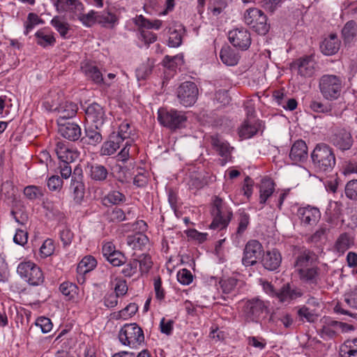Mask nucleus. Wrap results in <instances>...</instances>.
<instances>
[{
    "label": "nucleus",
    "mask_w": 357,
    "mask_h": 357,
    "mask_svg": "<svg viewBox=\"0 0 357 357\" xmlns=\"http://www.w3.org/2000/svg\"><path fill=\"white\" fill-rule=\"evenodd\" d=\"M317 255L310 250L301 251L297 256L294 266L301 282L314 289L321 280V268Z\"/></svg>",
    "instance_id": "f257e3e1"
},
{
    "label": "nucleus",
    "mask_w": 357,
    "mask_h": 357,
    "mask_svg": "<svg viewBox=\"0 0 357 357\" xmlns=\"http://www.w3.org/2000/svg\"><path fill=\"white\" fill-rule=\"evenodd\" d=\"M310 158L311 168L318 174L326 176L333 172L336 165L334 149L324 142L316 144L311 152Z\"/></svg>",
    "instance_id": "f03ea898"
},
{
    "label": "nucleus",
    "mask_w": 357,
    "mask_h": 357,
    "mask_svg": "<svg viewBox=\"0 0 357 357\" xmlns=\"http://www.w3.org/2000/svg\"><path fill=\"white\" fill-rule=\"evenodd\" d=\"M210 212L213 219L209 225L211 229L220 231L227 229L233 218L231 207L218 195L212 197Z\"/></svg>",
    "instance_id": "7ed1b4c3"
},
{
    "label": "nucleus",
    "mask_w": 357,
    "mask_h": 357,
    "mask_svg": "<svg viewBox=\"0 0 357 357\" xmlns=\"http://www.w3.org/2000/svg\"><path fill=\"white\" fill-rule=\"evenodd\" d=\"M269 312V301H265L259 296L244 301L242 312L245 321L259 323Z\"/></svg>",
    "instance_id": "20e7f679"
},
{
    "label": "nucleus",
    "mask_w": 357,
    "mask_h": 357,
    "mask_svg": "<svg viewBox=\"0 0 357 357\" xmlns=\"http://www.w3.org/2000/svg\"><path fill=\"white\" fill-rule=\"evenodd\" d=\"M158 121L162 126L175 131L185 127L188 117L183 111L160 108L158 111Z\"/></svg>",
    "instance_id": "39448f33"
},
{
    "label": "nucleus",
    "mask_w": 357,
    "mask_h": 357,
    "mask_svg": "<svg viewBox=\"0 0 357 357\" xmlns=\"http://www.w3.org/2000/svg\"><path fill=\"white\" fill-rule=\"evenodd\" d=\"M319 87L326 100H337L342 93L343 78L335 75H324L319 79Z\"/></svg>",
    "instance_id": "423d86ee"
},
{
    "label": "nucleus",
    "mask_w": 357,
    "mask_h": 357,
    "mask_svg": "<svg viewBox=\"0 0 357 357\" xmlns=\"http://www.w3.org/2000/svg\"><path fill=\"white\" fill-rule=\"evenodd\" d=\"M243 21L253 31L259 35L265 36L270 29L266 15L257 8L247 9L243 15Z\"/></svg>",
    "instance_id": "0eeeda50"
},
{
    "label": "nucleus",
    "mask_w": 357,
    "mask_h": 357,
    "mask_svg": "<svg viewBox=\"0 0 357 357\" xmlns=\"http://www.w3.org/2000/svg\"><path fill=\"white\" fill-rule=\"evenodd\" d=\"M120 342L131 348L137 347L144 342V334L142 328L136 323L126 324L119 332Z\"/></svg>",
    "instance_id": "6e6552de"
},
{
    "label": "nucleus",
    "mask_w": 357,
    "mask_h": 357,
    "mask_svg": "<svg viewBox=\"0 0 357 357\" xmlns=\"http://www.w3.org/2000/svg\"><path fill=\"white\" fill-rule=\"evenodd\" d=\"M17 273L30 285L38 286L44 282L45 278L41 269L30 261L20 263Z\"/></svg>",
    "instance_id": "1a4fd4ad"
},
{
    "label": "nucleus",
    "mask_w": 357,
    "mask_h": 357,
    "mask_svg": "<svg viewBox=\"0 0 357 357\" xmlns=\"http://www.w3.org/2000/svg\"><path fill=\"white\" fill-rule=\"evenodd\" d=\"M329 143L344 153L349 151L354 143L351 132L345 128H336L328 137Z\"/></svg>",
    "instance_id": "9d476101"
},
{
    "label": "nucleus",
    "mask_w": 357,
    "mask_h": 357,
    "mask_svg": "<svg viewBox=\"0 0 357 357\" xmlns=\"http://www.w3.org/2000/svg\"><path fill=\"white\" fill-rule=\"evenodd\" d=\"M177 98L184 107L193 105L198 98L199 89L193 82H184L177 89Z\"/></svg>",
    "instance_id": "9b49d317"
},
{
    "label": "nucleus",
    "mask_w": 357,
    "mask_h": 357,
    "mask_svg": "<svg viewBox=\"0 0 357 357\" xmlns=\"http://www.w3.org/2000/svg\"><path fill=\"white\" fill-rule=\"evenodd\" d=\"M70 190L73 193V201L77 205H81L85 195V184L84 174L80 167H76L72 175Z\"/></svg>",
    "instance_id": "f8f14e48"
},
{
    "label": "nucleus",
    "mask_w": 357,
    "mask_h": 357,
    "mask_svg": "<svg viewBox=\"0 0 357 357\" xmlns=\"http://www.w3.org/2000/svg\"><path fill=\"white\" fill-rule=\"evenodd\" d=\"M354 330V327L351 324L328 319L320 330V336L328 340L335 338L339 332L345 333Z\"/></svg>",
    "instance_id": "ddd939ff"
},
{
    "label": "nucleus",
    "mask_w": 357,
    "mask_h": 357,
    "mask_svg": "<svg viewBox=\"0 0 357 357\" xmlns=\"http://www.w3.org/2000/svg\"><path fill=\"white\" fill-rule=\"evenodd\" d=\"M229 43L236 48L242 51L247 50L252 43L251 34L245 28L234 29L229 31Z\"/></svg>",
    "instance_id": "4468645a"
},
{
    "label": "nucleus",
    "mask_w": 357,
    "mask_h": 357,
    "mask_svg": "<svg viewBox=\"0 0 357 357\" xmlns=\"http://www.w3.org/2000/svg\"><path fill=\"white\" fill-rule=\"evenodd\" d=\"M264 252L263 246L257 240H250L243 250L242 264L245 266H251L257 264Z\"/></svg>",
    "instance_id": "2eb2a0df"
},
{
    "label": "nucleus",
    "mask_w": 357,
    "mask_h": 357,
    "mask_svg": "<svg viewBox=\"0 0 357 357\" xmlns=\"http://www.w3.org/2000/svg\"><path fill=\"white\" fill-rule=\"evenodd\" d=\"M87 125L101 128L107 119L104 108L97 102L89 105L84 109Z\"/></svg>",
    "instance_id": "dca6fc26"
},
{
    "label": "nucleus",
    "mask_w": 357,
    "mask_h": 357,
    "mask_svg": "<svg viewBox=\"0 0 357 357\" xmlns=\"http://www.w3.org/2000/svg\"><path fill=\"white\" fill-rule=\"evenodd\" d=\"M291 68L297 70L298 74L304 78L312 77L316 72V62L312 55L302 56L291 64Z\"/></svg>",
    "instance_id": "f3484780"
},
{
    "label": "nucleus",
    "mask_w": 357,
    "mask_h": 357,
    "mask_svg": "<svg viewBox=\"0 0 357 357\" xmlns=\"http://www.w3.org/2000/svg\"><path fill=\"white\" fill-rule=\"evenodd\" d=\"M296 215L301 224L305 227L316 225L321 218L319 209L309 204L299 207L297 209Z\"/></svg>",
    "instance_id": "a211bd4d"
},
{
    "label": "nucleus",
    "mask_w": 357,
    "mask_h": 357,
    "mask_svg": "<svg viewBox=\"0 0 357 357\" xmlns=\"http://www.w3.org/2000/svg\"><path fill=\"white\" fill-rule=\"evenodd\" d=\"M88 177L93 182L99 184L106 183L109 178L113 175L109 169L99 163H91L87 165Z\"/></svg>",
    "instance_id": "6ab92c4d"
},
{
    "label": "nucleus",
    "mask_w": 357,
    "mask_h": 357,
    "mask_svg": "<svg viewBox=\"0 0 357 357\" xmlns=\"http://www.w3.org/2000/svg\"><path fill=\"white\" fill-rule=\"evenodd\" d=\"M302 296L303 293L301 289L290 282H287L284 284L278 291L275 298L281 303H289Z\"/></svg>",
    "instance_id": "aec40b11"
},
{
    "label": "nucleus",
    "mask_w": 357,
    "mask_h": 357,
    "mask_svg": "<svg viewBox=\"0 0 357 357\" xmlns=\"http://www.w3.org/2000/svg\"><path fill=\"white\" fill-rule=\"evenodd\" d=\"M282 263V255L278 249L267 250L261 257L263 267L269 271H277Z\"/></svg>",
    "instance_id": "412c9836"
},
{
    "label": "nucleus",
    "mask_w": 357,
    "mask_h": 357,
    "mask_svg": "<svg viewBox=\"0 0 357 357\" xmlns=\"http://www.w3.org/2000/svg\"><path fill=\"white\" fill-rule=\"evenodd\" d=\"M100 130L101 128H96L94 126L86 124L84 128V135L81 136L80 142L83 145L96 146L102 141Z\"/></svg>",
    "instance_id": "4be33fe9"
},
{
    "label": "nucleus",
    "mask_w": 357,
    "mask_h": 357,
    "mask_svg": "<svg viewBox=\"0 0 357 357\" xmlns=\"http://www.w3.org/2000/svg\"><path fill=\"white\" fill-rule=\"evenodd\" d=\"M341 41L336 33H331L321 42L319 48L326 56L335 54L340 50Z\"/></svg>",
    "instance_id": "5701e85b"
},
{
    "label": "nucleus",
    "mask_w": 357,
    "mask_h": 357,
    "mask_svg": "<svg viewBox=\"0 0 357 357\" xmlns=\"http://www.w3.org/2000/svg\"><path fill=\"white\" fill-rule=\"evenodd\" d=\"M59 132L63 137L71 142L80 140L82 136L81 128L73 122L59 124Z\"/></svg>",
    "instance_id": "b1692460"
},
{
    "label": "nucleus",
    "mask_w": 357,
    "mask_h": 357,
    "mask_svg": "<svg viewBox=\"0 0 357 357\" xmlns=\"http://www.w3.org/2000/svg\"><path fill=\"white\" fill-rule=\"evenodd\" d=\"M307 146L303 139L296 140L291 146L289 158L293 162H304L307 159Z\"/></svg>",
    "instance_id": "393cba45"
},
{
    "label": "nucleus",
    "mask_w": 357,
    "mask_h": 357,
    "mask_svg": "<svg viewBox=\"0 0 357 357\" xmlns=\"http://www.w3.org/2000/svg\"><path fill=\"white\" fill-rule=\"evenodd\" d=\"M34 36L36 44L43 48L53 47L56 41L54 33L47 28L38 30Z\"/></svg>",
    "instance_id": "a878e982"
},
{
    "label": "nucleus",
    "mask_w": 357,
    "mask_h": 357,
    "mask_svg": "<svg viewBox=\"0 0 357 357\" xmlns=\"http://www.w3.org/2000/svg\"><path fill=\"white\" fill-rule=\"evenodd\" d=\"M211 144L221 157L225 160L230 157L233 147L227 142L222 140L218 135L211 137Z\"/></svg>",
    "instance_id": "bb28decb"
},
{
    "label": "nucleus",
    "mask_w": 357,
    "mask_h": 357,
    "mask_svg": "<svg viewBox=\"0 0 357 357\" xmlns=\"http://www.w3.org/2000/svg\"><path fill=\"white\" fill-rule=\"evenodd\" d=\"M121 138L114 134H110L109 138L105 141L100 150V155H112L119 148L122 142L120 141Z\"/></svg>",
    "instance_id": "cd10ccee"
},
{
    "label": "nucleus",
    "mask_w": 357,
    "mask_h": 357,
    "mask_svg": "<svg viewBox=\"0 0 357 357\" xmlns=\"http://www.w3.org/2000/svg\"><path fill=\"white\" fill-rule=\"evenodd\" d=\"M54 5L59 12L76 13L84 9L83 4L79 0H56Z\"/></svg>",
    "instance_id": "c85d7f7f"
},
{
    "label": "nucleus",
    "mask_w": 357,
    "mask_h": 357,
    "mask_svg": "<svg viewBox=\"0 0 357 357\" xmlns=\"http://www.w3.org/2000/svg\"><path fill=\"white\" fill-rule=\"evenodd\" d=\"M185 29L182 24H175L169 29L168 45L171 47H178L182 44L183 37Z\"/></svg>",
    "instance_id": "c756f323"
},
{
    "label": "nucleus",
    "mask_w": 357,
    "mask_h": 357,
    "mask_svg": "<svg viewBox=\"0 0 357 357\" xmlns=\"http://www.w3.org/2000/svg\"><path fill=\"white\" fill-rule=\"evenodd\" d=\"M275 183L268 177L261 179L259 186V204L264 205L275 191Z\"/></svg>",
    "instance_id": "7c9ffc66"
},
{
    "label": "nucleus",
    "mask_w": 357,
    "mask_h": 357,
    "mask_svg": "<svg viewBox=\"0 0 357 357\" xmlns=\"http://www.w3.org/2000/svg\"><path fill=\"white\" fill-rule=\"evenodd\" d=\"M63 119L73 118L77 112V105L72 101L61 102L55 109Z\"/></svg>",
    "instance_id": "2f4dec72"
},
{
    "label": "nucleus",
    "mask_w": 357,
    "mask_h": 357,
    "mask_svg": "<svg viewBox=\"0 0 357 357\" xmlns=\"http://www.w3.org/2000/svg\"><path fill=\"white\" fill-rule=\"evenodd\" d=\"M220 58L222 62L229 66L236 65L239 60V56L230 46H223L220 52Z\"/></svg>",
    "instance_id": "473e14b6"
},
{
    "label": "nucleus",
    "mask_w": 357,
    "mask_h": 357,
    "mask_svg": "<svg viewBox=\"0 0 357 357\" xmlns=\"http://www.w3.org/2000/svg\"><path fill=\"white\" fill-rule=\"evenodd\" d=\"M261 126V122L255 121L251 122L250 120L244 121L239 130V135L241 137L249 139L257 133Z\"/></svg>",
    "instance_id": "72a5a7b5"
},
{
    "label": "nucleus",
    "mask_w": 357,
    "mask_h": 357,
    "mask_svg": "<svg viewBox=\"0 0 357 357\" xmlns=\"http://www.w3.org/2000/svg\"><path fill=\"white\" fill-rule=\"evenodd\" d=\"M82 69L86 77L95 84L103 83L102 74L97 66L86 63L82 67Z\"/></svg>",
    "instance_id": "f704fd0d"
},
{
    "label": "nucleus",
    "mask_w": 357,
    "mask_h": 357,
    "mask_svg": "<svg viewBox=\"0 0 357 357\" xmlns=\"http://www.w3.org/2000/svg\"><path fill=\"white\" fill-rule=\"evenodd\" d=\"M149 238L143 233L139 232L127 237V243L133 250H144L149 243Z\"/></svg>",
    "instance_id": "c9c22d12"
},
{
    "label": "nucleus",
    "mask_w": 357,
    "mask_h": 357,
    "mask_svg": "<svg viewBox=\"0 0 357 357\" xmlns=\"http://www.w3.org/2000/svg\"><path fill=\"white\" fill-rule=\"evenodd\" d=\"M118 23V17L109 11L98 12V24L102 26L112 29Z\"/></svg>",
    "instance_id": "e433bc0d"
},
{
    "label": "nucleus",
    "mask_w": 357,
    "mask_h": 357,
    "mask_svg": "<svg viewBox=\"0 0 357 357\" xmlns=\"http://www.w3.org/2000/svg\"><path fill=\"white\" fill-rule=\"evenodd\" d=\"M341 33L344 43L345 44L351 43L356 36V22L354 20L348 21L343 26Z\"/></svg>",
    "instance_id": "4c0bfd02"
},
{
    "label": "nucleus",
    "mask_w": 357,
    "mask_h": 357,
    "mask_svg": "<svg viewBox=\"0 0 357 357\" xmlns=\"http://www.w3.org/2000/svg\"><path fill=\"white\" fill-rule=\"evenodd\" d=\"M97 266V260L91 255L85 256L78 264L77 271L84 275L93 270Z\"/></svg>",
    "instance_id": "58836bf2"
},
{
    "label": "nucleus",
    "mask_w": 357,
    "mask_h": 357,
    "mask_svg": "<svg viewBox=\"0 0 357 357\" xmlns=\"http://www.w3.org/2000/svg\"><path fill=\"white\" fill-rule=\"evenodd\" d=\"M135 23L141 29L158 30L161 28L162 22L160 20L151 21L140 15L135 18Z\"/></svg>",
    "instance_id": "ea45409f"
},
{
    "label": "nucleus",
    "mask_w": 357,
    "mask_h": 357,
    "mask_svg": "<svg viewBox=\"0 0 357 357\" xmlns=\"http://www.w3.org/2000/svg\"><path fill=\"white\" fill-rule=\"evenodd\" d=\"M56 154L60 162L70 163L75 160V153L66 147L61 143H58L56 149Z\"/></svg>",
    "instance_id": "a19ab883"
},
{
    "label": "nucleus",
    "mask_w": 357,
    "mask_h": 357,
    "mask_svg": "<svg viewBox=\"0 0 357 357\" xmlns=\"http://www.w3.org/2000/svg\"><path fill=\"white\" fill-rule=\"evenodd\" d=\"M309 107L314 112L332 115V105L331 103H324L318 100H312L310 101Z\"/></svg>",
    "instance_id": "79ce46f5"
},
{
    "label": "nucleus",
    "mask_w": 357,
    "mask_h": 357,
    "mask_svg": "<svg viewBox=\"0 0 357 357\" xmlns=\"http://www.w3.org/2000/svg\"><path fill=\"white\" fill-rule=\"evenodd\" d=\"M230 99L227 90L220 89L216 91L213 95V104L216 108H220L228 105Z\"/></svg>",
    "instance_id": "37998d69"
},
{
    "label": "nucleus",
    "mask_w": 357,
    "mask_h": 357,
    "mask_svg": "<svg viewBox=\"0 0 357 357\" xmlns=\"http://www.w3.org/2000/svg\"><path fill=\"white\" fill-rule=\"evenodd\" d=\"M43 23V20H42L36 13H29L28 14L27 19L24 24V34L25 36H27L36 26L38 24H42Z\"/></svg>",
    "instance_id": "c03bdc74"
},
{
    "label": "nucleus",
    "mask_w": 357,
    "mask_h": 357,
    "mask_svg": "<svg viewBox=\"0 0 357 357\" xmlns=\"http://www.w3.org/2000/svg\"><path fill=\"white\" fill-rule=\"evenodd\" d=\"M126 200V196L117 190L109 192L103 197L102 202L105 206L109 204L117 205Z\"/></svg>",
    "instance_id": "a18cd8bd"
},
{
    "label": "nucleus",
    "mask_w": 357,
    "mask_h": 357,
    "mask_svg": "<svg viewBox=\"0 0 357 357\" xmlns=\"http://www.w3.org/2000/svg\"><path fill=\"white\" fill-rule=\"evenodd\" d=\"M82 11L76 14L77 19L86 27H91L98 23V12L91 10L86 14H82Z\"/></svg>",
    "instance_id": "49530a36"
},
{
    "label": "nucleus",
    "mask_w": 357,
    "mask_h": 357,
    "mask_svg": "<svg viewBox=\"0 0 357 357\" xmlns=\"http://www.w3.org/2000/svg\"><path fill=\"white\" fill-rule=\"evenodd\" d=\"M132 257L138 259V266L142 274L147 273L151 268L153 262L151 257L149 254H142L141 255H136L135 253L132 255Z\"/></svg>",
    "instance_id": "de8ad7c7"
},
{
    "label": "nucleus",
    "mask_w": 357,
    "mask_h": 357,
    "mask_svg": "<svg viewBox=\"0 0 357 357\" xmlns=\"http://www.w3.org/2000/svg\"><path fill=\"white\" fill-rule=\"evenodd\" d=\"M59 290L68 300H72L77 294L78 287L75 283L64 282L60 284Z\"/></svg>",
    "instance_id": "09e8293b"
},
{
    "label": "nucleus",
    "mask_w": 357,
    "mask_h": 357,
    "mask_svg": "<svg viewBox=\"0 0 357 357\" xmlns=\"http://www.w3.org/2000/svg\"><path fill=\"white\" fill-rule=\"evenodd\" d=\"M50 24L62 38H66L69 31V24L67 22L63 21L59 16H55L52 19Z\"/></svg>",
    "instance_id": "8fccbe9b"
},
{
    "label": "nucleus",
    "mask_w": 357,
    "mask_h": 357,
    "mask_svg": "<svg viewBox=\"0 0 357 357\" xmlns=\"http://www.w3.org/2000/svg\"><path fill=\"white\" fill-rule=\"evenodd\" d=\"M351 243L349 235L344 232L339 236L335 242V247L337 252L344 253L350 248Z\"/></svg>",
    "instance_id": "3c124183"
},
{
    "label": "nucleus",
    "mask_w": 357,
    "mask_h": 357,
    "mask_svg": "<svg viewBox=\"0 0 357 357\" xmlns=\"http://www.w3.org/2000/svg\"><path fill=\"white\" fill-rule=\"evenodd\" d=\"M153 66L154 63L150 59H148L146 63H143L136 70L137 79L139 80L146 79L152 73Z\"/></svg>",
    "instance_id": "603ef678"
},
{
    "label": "nucleus",
    "mask_w": 357,
    "mask_h": 357,
    "mask_svg": "<svg viewBox=\"0 0 357 357\" xmlns=\"http://www.w3.org/2000/svg\"><path fill=\"white\" fill-rule=\"evenodd\" d=\"M132 257L128 262L126 261V264L121 270V273L126 278H131L137 272L138 259Z\"/></svg>",
    "instance_id": "864d4df0"
},
{
    "label": "nucleus",
    "mask_w": 357,
    "mask_h": 357,
    "mask_svg": "<svg viewBox=\"0 0 357 357\" xmlns=\"http://www.w3.org/2000/svg\"><path fill=\"white\" fill-rule=\"evenodd\" d=\"M340 357H357V338L354 339L352 344H344L340 347Z\"/></svg>",
    "instance_id": "5fc2aeb1"
},
{
    "label": "nucleus",
    "mask_w": 357,
    "mask_h": 357,
    "mask_svg": "<svg viewBox=\"0 0 357 357\" xmlns=\"http://www.w3.org/2000/svg\"><path fill=\"white\" fill-rule=\"evenodd\" d=\"M138 310V306L135 303H129L126 307L117 312L116 318L127 319L132 317Z\"/></svg>",
    "instance_id": "6e6d98bb"
},
{
    "label": "nucleus",
    "mask_w": 357,
    "mask_h": 357,
    "mask_svg": "<svg viewBox=\"0 0 357 357\" xmlns=\"http://www.w3.org/2000/svg\"><path fill=\"white\" fill-rule=\"evenodd\" d=\"M112 134H114L115 135L120 137L121 138L120 141L122 142L126 139H130L132 134L130 124L127 121L122 122L119 126L118 131L116 132H113Z\"/></svg>",
    "instance_id": "4d7b16f0"
},
{
    "label": "nucleus",
    "mask_w": 357,
    "mask_h": 357,
    "mask_svg": "<svg viewBox=\"0 0 357 357\" xmlns=\"http://www.w3.org/2000/svg\"><path fill=\"white\" fill-rule=\"evenodd\" d=\"M238 221V223L236 229V234L241 236L248 229V227L250 224L249 214L244 211L240 213Z\"/></svg>",
    "instance_id": "13d9d810"
},
{
    "label": "nucleus",
    "mask_w": 357,
    "mask_h": 357,
    "mask_svg": "<svg viewBox=\"0 0 357 357\" xmlns=\"http://www.w3.org/2000/svg\"><path fill=\"white\" fill-rule=\"evenodd\" d=\"M24 194L30 200L42 197L44 194L40 187L36 185H28L24 189Z\"/></svg>",
    "instance_id": "bf43d9fd"
},
{
    "label": "nucleus",
    "mask_w": 357,
    "mask_h": 357,
    "mask_svg": "<svg viewBox=\"0 0 357 357\" xmlns=\"http://www.w3.org/2000/svg\"><path fill=\"white\" fill-rule=\"evenodd\" d=\"M114 281L115 285L114 287V291L112 292L114 293L119 297L126 296L128 291L127 282L125 280L119 278H116Z\"/></svg>",
    "instance_id": "052dcab7"
},
{
    "label": "nucleus",
    "mask_w": 357,
    "mask_h": 357,
    "mask_svg": "<svg viewBox=\"0 0 357 357\" xmlns=\"http://www.w3.org/2000/svg\"><path fill=\"white\" fill-rule=\"evenodd\" d=\"M107 219L109 222H120L126 220L124 211L118 207H115L111 211H107Z\"/></svg>",
    "instance_id": "680f3d73"
},
{
    "label": "nucleus",
    "mask_w": 357,
    "mask_h": 357,
    "mask_svg": "<svg viewBox=\"0 0 357 357\" xmlns=\"http://www.w3.org/2000/svg\"><path fill=\"white\" fill-rule=\"evenodd\" d=\"M238 280L234 278H229L220 281V288L224 294H230L236 288Z\"/></svg>",
    "instance_id": "e2e57ef3"
},
{
    "label": "nucleus",
    "mask_w": 357,
    "mask_h": 357,
    "mask_svg": "<svg viewBox=\"0 0 357 357\" xmlns=\"http://www.w3.org/2000/svg\"><path fill=\"white\" fill-rule=\"evenodd\" d=\"M119 298V297L112 291H108L102 299L103 305L108 309H113L118 305Z\"/></svg>",
    "instance_id": "0e129e2a"
},
{
    "label": "nucleus",
    "mask_w": 357,
    "mask_h": 357,
    "mask_svg": "<svg viewBox=\"0 0 357 357\" xmlns=\"http://www.w3.org/2000/svg\"><path fill=\"white\" fill-rule=\"evenodd\" d=\"M328 229L326 225H321L307 239V243H317L326 237Z\"/></svg>",
    "instance_id": "69168bd1"
},
{
    "label": "nucleus",
    "mask_w": 357,
    "mask_h": 357,
    "mask_svg": "<svg viewBox=\"0 0 357 357\" xmlns=\"http://www.w3.org/2000/svg\"><path fill=\"white\" fill-rule=\"evenodd\" d=\"M345 194L349 199L357 201V180L354 179L347 183Z\"/></svg>",
    "instance_id": "338daca9"
},
{
    "label": "nucleus",
    "mask_w": 357,
    "mask_h": 357,
    "mask_svg": "<svg viewBox=\"0 0 357 357\" xmlns=\"http://www.w3.org/2000/svg\"><path fill=\"white\" fill-rule=\"evenodd\" d=\"M344 301L348 306L357 309V287L344 295Z\"/></svg>",
    "instance_id": "774afa93"
}]
</instances>
